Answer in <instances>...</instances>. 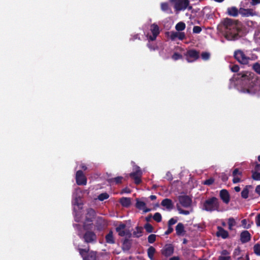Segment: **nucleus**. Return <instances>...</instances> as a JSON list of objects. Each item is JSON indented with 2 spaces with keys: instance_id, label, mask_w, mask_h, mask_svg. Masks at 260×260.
Instances as JSON below:
<instances>
[{
  "instance_id": "bf43d9fd",
  "label": "nucleus",
  "mask_w": 260,
  "mask_h": 260,
  "mask_svg": "<svg viewBox=\"0 0 260 260\" xmlns=\"http://www.w3.org/2000/svg\"><path fill=\"white\" fill-rule=\"evenodd\" d=\"M255 223L257 226H260V213L258 214L255 217Z\"/></svg>"
},
{
  "instance_id": "e2e57ef3",
  "label": "nucleus",
  "mask_w": 260,
  "mask_h": 260,
  "mask_svg": "<svg viewBox=\"0 0 260 260\" xmlns=\"http://www.w3.org/2000/svg\"><path fill=\"white\" fill-rule=\"evenodd\" d=\"M131 192L130 189L126 187V188H123L122 191H121V193H130Z\"/></svg>"
},
{
  "instance_id": "338daca9",
  "label": "nucleus",
  "mask_w": 260,
  "mask_h": 260,
  "mask_svg": "<svg viewBox=\"0 0 260 260\" xmlns=\"http://www.w3.org/2000/svg\"><path fill=\"white\" fill-rule=\"evenodd\" d=\"M255 192L260 196V185L256 187Z\"/></svg>"
},
{
  "instance_id": "6e6552de",
  "label": "nucleus",
  "mask_w": 260,
  "mask_h": 260,
  "mask_svg": "<svg viewBox=\"0 0 260 260\" xmlns=\"http://www.w3.org/2000/svg\"><path fill=\"white\" fill-rule=\"evenodd\" d=\"M178 201L182 206L184 208L190 207L192 204L191 198L187 195L179 196Z\"/></svg>"
},
{
  "instance_id": "a19ab883",
  "label": "nucleus",
  "mask_w": 260,
  "mask_h": 260,
  "mask_svg": "<svg viewBox=\"0 0 260 260\" xmlns=\"http://www.w3.org/2000/svg\"><path fill=\"white\" fill-rule=\"evenodd\" d=\"M153 218L156 222H159L161 221L162 217L159 213L156 212L153 216Z\"/></svg>"
},
{
  "instance_id": "774afa93",
  "label": "nucleus",
  "mask_w": 260,
  "mask_h": 260,
  "mask_svg": "<svg viewBox=\"0 0 260 260\" xmlns=\"http://www.w3.org/2000/svg\"><path fill=\"white\" fill-rule=\"evenodd\" d=\"M254 170V171H258L260 170V164H257L255 166Z\"/></svg>"
},
{
  "instance_id": "c85d7f7f",
  "label": "nucleus",
  "mask_w": 260,
  "mask_h": 260,
  "mask_svg": "<svg viewBox=\"0 0 260 260\" xmlns=\"http://www.w3.org/2000/svg\"><path fill=\"white\" fill-rule=\"evenodd\" d=\"M241 250L240 248L238 247L234 250L233 255V257L237 260L241 259L242 258V255H241Z\"/></svg>"
},
{
  "instance_id": "49530a36",
  "label": "nucleus",
  "mask_w": 260,
  "mask_h": 260,
  "mask_svg": "<svg viewBox=\"0 0 260 260\" xmlns=\"http://www.w3.org/2000/svg\"><path fill=\"white\" fill-rule=\"evenodd\" d=\"M210 53L207 52H203L201 54V57L203 60H207L210 58Z\"/></svg>"
},
{
  "instance_id": "a18cd8bd",
  "label": "nucleus",
  "mask_w": 260,
  "mask_h": 260,
  "mask_svg": "<svg viewBox=\"0 0 260 260\" xmlns=\"http://www.w3.org/2000/svg\"><path fill=\"white\" fill-rule=\"evenodd\" d=\"M230 68L232 72L237 73L239 71L240 68L238 64L230 66Z\"/></svg>"
},
{
  "instance_id": "37998d69",
  "label": "nucleus",
  "mask_w": 260,
  "mask_h": 260,
  "mask_svg": "<svg viewBox=\"0 0 260 260\" xmlns=\"http://www.w3.org/2000/svg\"><path fill=\"white\" fill-rule=\"evenodd\" d=\"M156 235L155 234H151L148 237V242L152 244L156 241Z\"/></svg>"
},
{
  "instance_id": "8fccbe9b",
  "label": "nucleus",
  "mask_w": 260,
  "mask_h": 260,
  "mask_svg": "<svg viewBox=\"0 0 260 260\" xmlns=\"http://www.w3.org/2000/svg\"><path fill=\"white\" fill-rule=\"evenodd\" d=\"M193 32L194 34H199L202 31V28L199 26H194L193 27Z\"/></svg>"
},
{
  "instance_id": "4468645a",
  "label": "nucleus",
  "mask_w": 260,
  "mask_h": 260,
  "mask_svg": "<svg viewBox=\"0 0 260 260\" xmlns=\"http://www.w3.org/2000/svg\"><path fill=\"white\" fill-rule=\"evenodd\" d=\"M174 248L172 244H166L161 249V254L166 257L171 256L174 252Z\"/></svg>"
},
{
  "instance_id": "7c9ffc66",
  "label": "nucleus",
  "mask_w": 260,
  "mask_h": 260,
  "mask_svg": "<svg viewBox=\"0 0 260 260\" xmlns=\"http://www.w3.org/2000/svg\"><path fill=\"white\" fill-rule=\"evenodd\" d=\"M143 228L141 226H137L136 230L133 232V235L134 237L139 238L142 235Z\"/></svg>"
},
{
  "instance_id": "4be33fe9",
  "label": "nucleus",
  "mask_w": 260,
  "mask_h": 260,
  "mask_svg": "<svg viewBox=\"0 0 260 260\" xmlns=\"http://www.w3.org/2000/svg\"><path fill=\"white\" fill-rule=\"evenodd\" d=\"M161 206L165 207L168 210H172L173 207V203L172 201L170 199H164L161 203Z\"/></svg>"
},
{
  "instance_id": "f03ea898",
  "label": "nucleus",
  "mask_w": 260,
  "mask_h": 260,
  "mask_svg": "<svg viewBox=\"0 0 260 260\" xmlns=\"http://www.w3.org/2000/svg\"><path fill=\"white\" fill-rule=\"evenodd\" d=\"M236 81H239L244 86L240 89V92L244 93L251 94L252 88L254 87L253 74L250 72L243 71L234 75L233 77Z\"/></svg>"
},
{
  "instance_id": "f8f14e48",
  "label": "nucleus",
  "mask_w": 260,
  "mask_h": 260,
  "mask_svg": "<svg viewBox=\"0 0 260 260\" xmlns=\"http://www.w3.org/2000/svg\"><path fill=\"white\" fill-rule=\"evenodd\" d=\"M150 30L152 35L149 37V40L154 41L159 34V28L156 24L153 23L151 25Z\"/></svg>"
},
{
  "instance_id": "aec40b11",
  "label": "nucleus",
  "mask_w": 260,
  "mask_h": 260,
  "mask_svg": "<svg viewBox=\"0 0 260 260\" xmlns=\"http://www.w3.org/2000/svg\"><path fill=\"white\" fill-rule=\"evenodd\" d=\"M136 207L139 210H143L144 213H147L151 211L149 208H146V204L144 202L140 201L138 199L136 200Z\"/></svg>"
},
{
  "instance_id": "2f4dec72",
  "label": "nucleus",
  "mask_w": 260,
  "mask_h": 260,
  "mask_svg": "<svg viewBox=\"0 0 260 260\" xmlns=\"http://www.w3.org/2000/svg\"><path fill=\"white\" fill-rule=\"evenodd\" d=\"M131 247V242L127 239H125L122 243V249L124 250H129Z\"/></svg>"
},
{
  "instance_id": "69168bd1",
  "label": "nucleus",
  "mask_w": 260,
  "mask_h": 260,
  "mask_svg": "<svg viewBox=\"0 0 260 260\" xmlns=\"http://www.w3.org/2000/svg\"><path fill=\"white\" fill-rule=\"evenodd\" d=\"M221 254L222 255H229L230 254V253L227 250L224 249L221 251Z\"/></svg>"
},
{
  "instance_id": "0e129e2a",
  "label": "nucleus",
  "mask_w": 260,
  "mask_h": 260,
  "mask_svg": "<svg viewBox=\"0 0 260 260\" xmlns=\"http://www.w3.org/2000/svg\"><path fill=\"white\" fill-rule=\"evenodd\" d=\"M251 5L253 6L260 4V0H251Z\"/></svg>"
},
{
  "instance_id": "412c9836",
  "label": "nucleus",
  "mask_w": 260,
  "mask_h": 260,
  "mask_svg": "<svg viewBox=\"0 0 260 260\" xmlns=\"http://www.w3.org/2000/svg\"><path fill=\"white\" fill-rule=\"evenodd\" d=\"M175 230L177 235L179 236H184L186 233L184 225L181 222L178 223L176 226Z\"/></svg>"
},
{
  "instance_id": "9b49d317",
  "label": "nucleus",
  "mask_w": 260,
  "mask_h": 260,
  "mask_svg": "<svg viewBox=\"0 0 260 260\" xmlns=\"http://www.w3.org/2000/svg\"><path fill=\"white\" fill-rule=\"evenodd\" d=\"M239 14L243 17H249L256 16L257 13L252 9H244L240 8L239 9Z\"/></svg>"
},
{
  "instance_id": "39448f33",
  "label": "nucleus",
  "mask_w": 260,
  "mask_h": 260,
  "mask_svg": "<svg viewBox=\"0 0 260 260\" xmlns=\"http://www.w3.org/2000/svg\"><path fill=\"white\" fill-rule=\"evenodd\" d=\"M170 2L174 5V8L177 12L184 11L186 9L190 10L192 8V6H189V0H170Z\"/></svg>"
},
{
  "instance_id": "603ef678",
  "label": "nucleus",
  "mask_w": 260,
  "mask_h": 260,
  "mask_svg": "<svg viewBox=\"0 0 260 260\" xmlns=\"http://www.w3.org/2000/svg\"><path fill=\"white\" fill-rule=\"evenodd\" d=\"M220 178L223 182H226L228 181L229 177L225 173H223L220 176Z\"/></svg>"
},
{
  "instance_id": "72a5a7b5",
  "label": "nucleus",
  "mask_w": 260,
  "mask_h": 260,
  "mask_svg": "<svg viewBox=\"0 0 260 260\" xmlns=\"http://www.w3.org/2000/svg\"><path fill=\"white\" fill-rule=\"evenodd\" d=\"M185 26L186 25L185 23L181 21L177 23V24L175 26V29L177 31H180L183 30L185 28Z\"/></svg>"
},
{
  "instance_id": "0eeeda50",
  "label": "nucleus",
  "mask_w": 260,
  "mask_h": 260,
  "mask_svg": "<svg viewBox=\"0 0 260 260\" xmlns=\"http://www.w3.org/2000/svg\"><path fill=\"white\" fill-rule=\"evenodd\" d=\"M186 59L189 62L197 60L200 57L199 52L194 49H189L185 54Z\"/></svg>"
},
{
  "instance_id": "de8ad7c7",
  "label": "nucleus",
  "mask_w": 260,
  "mask_h": 260,
  "mask_svg": "<svg viewBox=\"0 0 260 260\" xmlns=\"http://www.w3.org/2000/svg\"><path fill=\"white\" fill-rule=\"evenodd\" d=\"M214 182V179L213 178H210L208 179L205 180L203 182V184L206 185H210L212 184Z\"/></svg>"
},
{
  "instance_id": "1a4fd4ad",
  "label": "nucleus",
  "mask_w": 260,
  "mask_h": 260,
  "mask_svg": "<svg viewBox=\"0 0 260 260\" xmlns=\"http://www.w3.org/2000/svg\"><path fill=\"white\" fill-rule=\"evenodd\" d=\"M76 181L78 185H85L87 183V179L81 170H78L76 173Z\"/></svg>"
},
{
  "instance_id": "58836bf2",
  "label": "nucleus",
  "mask_w": 260,
  "mask_h": 260,
  "mask_svg": "<svg viewBox=\"0 0 260 260\" xmlns=\"http://www.w3.org/2000/svg\"><path fill=\"white\" fill-rule=\"evenodd\" d=\"M144 228L146 232L148 233L153 232V227L151 224L149 223H147L145 224Z\"/></svg>"
},
{
  "instance_id": "052dcab7",
  "label": "nucleus",
  "mask_w": 260,
  "mask_h": 260,
  "mask_svg": "<svg viewBox=\"0 0 260 260\" xmlns=\"http://www.w3.org/2000/svg\"><path fill=\"white\" fill-rule=\"evenodd\" d=\"M241 223H242V224L244 226V228L249 229L250 228V225H248V226H246L247 220H246V219H244L242 220Z\"/></svg>"
},
{
  "instance_id": "9d476101",
  "label": "nucleus",
  "mask_w": 260,
  "mask_h": 260,
  "mask_svg": "<svg viewBox=\"0 0 260 260\" xmlns=\"http://www.w3.org/2000/svg\"><path fill=\"white\" fill-rule=\"evenodd\" d=\"M142 173L139 167L136 171L132 172L129 174V176L134 179L135 183L136 184H139L141 182V177Z\"/></svg>"
},
{
  "instance_id": "473e14b6",
  "label": "nucleus",
  "mask_w": 260,
  "mask_h": 260,
  "mask_svg": "<svg viewBox=\"0 0 260 260\" xmlns=\"http://www.w3.org/2000/svg\"><path fill=\"white\" fill-rule=\"evenodd\" d=\"M251 185H246L241 192V197L243 199H247L248 197L249 190L248 188L251 187Z\"/></svg>"
},
{
  "instance_id": "f3484780",
  "label": "nucleus",
  "mask_w": 260,
  "mask_h": 260,
  "mask_svg": "<svg viewBox=\"0 0 260 260\" xmlns=\"http://www.w3.org/2000/svg\"><path fill=\"white\" fill-rule=\"evenodd\" d=\"M105 226V221L102 217H98L95 221V227L96 230L101 231L103 230Z\"/></svg>"
},
{
  "instance_id": "dca6fc26",
  "label": "nucleus",
  "mask_w": 260,
  "mask_h": 260,
  "mask_svg": "<svg viewBox=\"0 0 260 260\" xmlns=\"http://www.w3.org/2000/svg\"><path fill=\"white\" fill-rule=\"evenodd\" d=\"M216 235L218 237H221L222 239H225L229 237V234L227 231L225 230L222 227L218 226Z\"/></svg>"
},
{
  "instance_id": "680f3d73",
  "label": "nucleus",
  "mask_w": 260,
  "mask_h": 260,
  "mask_svg": "<svg viewBox=\"0 0 260 260\" xmlns=\"http://www.w3.org/2000/svg\"><path fill=\"white\" fill-rule=\"evenodd\" d=\"M231 259V256H220L218 257V260H230Z\"/></svg>"
},
{
  "instance_id": "09e8293b",
  "label": "nucleus",
  "mask_w": 260,
  "mask_h": 260,
  "mask_svg": "<svg viewBox=\"0 0 260 260\" xmlns=\"http://www.w3.org/2000/svg\"><path fill=\"white\" fill-rule=\"evenodd\" d=\"M236 222L235 219L233 217H230L228 219V225L230 226H234L236 225Z\"/></svg>"
},
{
  "instance_id": "6ab92c4d",
  "label": "nucleus",
  "mask_w": 260,
  "mask_h": 260,
  "mask_svg": "<svg viewBox=\"0 0 260 260\" xmlns=\"http://www.w3.org/2000/svg\"><path fill=\"white\" fill-rule=\"evenodd\" d=\"M126 228V225L124 223H120L117 227L116 228V231L118 233V235L123 237L128 234L131 235L129 232H126L124 230Z\"/></svg>"
},
{
  "instance_id": "4d7b16f0",
  "label": "nucleus",
  "mask_w": 260,
  "mask_h": 260,
  "mask_svg": "<svg viewBox=\"0 0 260 260\" xmlns=\"http://www.w3.org/2000/svg\"><path fill=\"white\" fill-rule=\"evenodd\" d=\"M233 183H237L240 182H241V178L238 177L237 176H233Z\"/></svg>"
},
{
  "instance_id": "cd10ccee",
  "label": "nucleus",
  "mask_w": 260,
  "mask_h": 260,
  "mask_svg": "<svg viewBox=\"0 0 260 260\" xmlns=\"http://www.w3.org/2000/svg\"><path fill=\"white\" fill-rule=\"evenodd\" d=\"M97 252L93 251H90L85 257H84L83 260H96Z\"/></svg>"
},
{
  "instance_id": "3c124183",
  "label": "nucleus",
  "mask_w": 260,
  "mask_h": 260,
  "mask_svg": "<svg viewBox=\"0 0 260 260\" xmlns=\"http://www.w3.org/2000/svg\"><path fill=\"white\" fill-rule=\"evenodd\" d=\"M242 172L240 171L239 169L236 168L233 171L232 175L233 176H242Z\"/></svg>"
},
{
  "instance_id": "6e6d98bb",
  "label": "nucleus",
  "mask_w": 260,
  "mask_h": 260,
  "mask_svg": "<svg viewBox=\"0 0 260 260\" xmlns=\"http://www.w3.org/2000/svg\"><path fill=\"white\" fill-rule=\"evenodd\" d=\"M178 32H172L170 38L172 40H174L175 39L178 38Z\"/></svg>"
},
{
  "instance_id": "7ed1b4c3",
  "label": "nucleus",
  "mask_w": 260,
  "mask_h": 260,
  "mask_svg": "<svg viewBox=\"0 0 260 260\" xmlns=\"http://www.w3.org/2000/svg\"><path fill=\"white\" fill-rule=\"evenodd\" d=\"M92 226V223H83V228L85 232L83 235L80 233L78 234L79 237L83 239L85 243L87 244L95 243L97 241V236L95 233L91 231Z\"/></svg>"
},
{
  "instance_id": "5fc2aeb1",
  "label": "nucleus",
  "mask_w": 260,
  "mask_h": 260,
  "mask_svg": "<svg viewBox=\"0 0 260 260\" xmlns=\"http://www.w3.org/2000/svg\"><path fill=\"white\" fill-rule=\"evenodd\" d=\"M180 40H183L185 38V35L183 32H178V38Z\"/></svg>"
},
{
  "instance_id": "5701e85b",
  "label": "nucleus",
  "mask_w": 260,
  "mask_h": 260,
  "mask_svg": "<svg viewBox=\"0 0 260 260\" xmlns=\"http://www.w3.org/2000/svg\"><path fill=\"white\" fill-rule=\"evenodd\" d=\"M160 9L162 11L168 14H171L173 13L171 8L168 3L164 2L160 4Z\"/></svg>"
},
{
  "instance_id": "ddd939ff",
  "label": "nucleus",
  "mask_w": 260,
  "mask_h": 260,
  "mask_svg": "<svg viewBox=\"0 0 260 260\" xmlns=\"http://www.w3.org/2000/svg\"><path fill=\"white\" fill-rule=\"evenodd\" d=\"M96 215L95 211L92 208H88L86 210L85 219L84 223L92 222Z\"/></svg>"
},
{
  "instance_id": "393cba45",
  "label": "nucleus",
  "mask_w": 260,
  "mask_h": 260,
  "mask_svg": "<svg viewBox=\"0 0 260 260\" xmlns=\"http://www.w3.org/2000/svg\"><path fill=\"white\" fill-rule=\"evenodd\" d=\"M106 243L110 244H113L115 243V239L113 236V232L110 230L108 234L105 236Z\"/></svg>"
},
{
  "instance_id": "a878e982",
  "label": "nucleus",
  "mask_w": 260,
  "mask_h": 260,
  "mask_svg": "<svg viewBox=\"0 0 260 260\" xmlns=\"http://www.w3.org/2000/svg\"><path fill=\"white\" fill-rule=\"evenodd\" d=\"M119 202L123 207H128L131 204V198L122 197L120 199Z\"/></svg>"
},
{
  "instance_id": "f704fd0d",
  "label": "nucleus",
  "mask_w": 260,
  "mask_h": 260,
  "mask_svg": "<svg viewBox=\"0 0 260 260\" xmlns=\"http://www.w3.org/2000/svg\"><path fill=\"white\" fill-rule=\"evenodd\" d=\"M89 247L88 246L87 248H79L78 250L80 254L82 257L83 259H84V257H85L86 255H85L86 254L88 253L89 252Z\"/></svg>"
},
{
  "instance_id": "a211bd4d",
  "label": "nucleus",
  "mask_w": 260,
  "mask_h": 260,
  "mask_svg": "<svg viewBox=\"0 0 260 260\" xmlns=\"http://www.w3.org/2000/svg\"><path fill=\"white\" fill-rule=\"evenodd\" d=\"M251 240V235L248 231H244L241 233L240 241L242 243H245Z\"/></svg>"
},
{
  "instance_id": "423d86ee",
  "label": "nucleus",
  "mask_w": 260,
  "mask_h": 260,
  "mask_svg": "<svg viewBox=\"0 0 260 260\" xmlns=\"http://www.w3.org/2000/svg\"><path fill=\"white\" fill-rule=\"evenodd\" d=\"M234 57L239 63L243 65L248 64L251 60V58L241 49H237L234 51Z\"/></svg>"
},
{
  "instance_id": "bb28decb",
  "label": "nucleus",
  "mask_w": 260,
  "mask_h": 260,
  "mask_svg": "<svg viewBox=\"0 0 260 260\" xmlns=\"http://www.w3.org/2000/svg\"><path fill=\"white\" fill-rule=\"evenodd\" d=\"M123 177L121 176H118L115 178H111L107 179V181L110 184L115 183V184H118L122 182Z\"/></svg>"
},
{
  "instance_id": "79ce46f5",
  "label": "nucleus",
  "mask_w": 260,
  "mask_h": 260,
  "mask_svg": "<svg viewBox=\"0 0 260 260\" xmlns=\"http://www.w3.org/2000/svg\"><path fill=\"white\" fill-rule=\"evenodd\" d=\"M177 209L180 214L184 215H188L190 213V212L189 211L182 209L178 204L177 205Z\"/></svg>"
},
{
  "instance_id": "f257e3e1",
  "label": "nucleus",
  "mask_w": 260,
  "mask_h": 260,
  "mask_svg": "<svg viewBox=\"0 0 260 260\" xmlns=\"http://www.w3.org/2000/svg\"><path fill=\"white\" fill-rule=\"evenodd\" d=\"M221 26L226 39L232 41L239 38L240 22L238 20L226 18L222 21Z\"/></svg>"
},
{
  "instance_id": "20e7f679",
  "label": "nucleus",
  "mask_w": 260,
  "mask_h": 260,
  "mask_svg": "<svg viewBox=\"0 0 260 260\" xmlns=\"http://www.w3.org/2000/svg\"><path fill=\"white\" fill-rule=\"evenodd\" d=\"M203 209L208 212L219 211V202L218 199L214 197L206 200L203 206Z\"/></svg>"
},
{
  "instance_id": "4c0bfd02",
  "label": "nucleus",
  "mask_w": 260,
  "mask_h": 260,
  "mask_svg": "<svg viewBox=\"0 0 260 260\" xmlns=\"http://www.w3.org/2000/svg\"><path fill=\"white\" fill-rule=\"evenodd\" d=\"M254 253L258 256H260V244L256 243L253 246Z\"/></svg>"
},
{
  "instance_id": "13d9d810",
  "label": "nucleus",
  "mask_w": 260,
  "mask_h": 260,
  "mask_svg": "<svg viewBox=\"0 0 260 260\" xmlns=\"http://www.w3.org/2000/svg\"><path fill=\"white\" fill-rule=\"evenodd\" d=\"M173 231V228L172 226L168 225V230L165 232V235H169L172 233Z\"/></svg>"
},
{
  "instance_id": "c03bdc74",
  "label": "nucleus",
  "mask_w": 260,
  "mask_h": 260,
  "mask_svg": "<svg viewBox=\"0 0 260 260\" xmlns=\"http://www.w3.org/2000/svg\"><path fill=\"white\" fill-rule=\"evenodd\" d=\"M182 58V55L181 54L177 53V52H175L172 56V58L174 60L180 59Z\"/></svg>"
},
{
  "instance_id": "b1692460",
  "label": "nucleus",
  "mask_w": 260,
  "mask_h": 260,
  "mask_svg": "<svg viewBox=\"0 0 260 260\" xmlns=\"http://www.w3.org/2000/svg\"><path fill=\"white\" fill-rule=\"evenodd\" d=\"M226 13L229 16L236 17L238 16L239 14V10L234 6L229 7L227 9Z\"/></svg>"
},
{
  "instance_id": "c9c22d12",
  "label": "nucleus",
  "mask_w": 260,
  "mask_h": 260,
  "mask_svg": "<svg viewBox=\"0 0 260 260\" xmlns=\"http://www.w3.org/2000/svg\"><path fill=\"white\" fill-rule=\"evenodd\" d=\"M252 69L255 73L260 75V63L256 62L253 63Z\"/></svg>"
},
{
  "instance_id": "c756f323",
  "label": "nucleus",
  "mask_w": 260,
  "mask_h": 260,
  "mask_svg": "<svg viewBox=\"0 0 260 260\" xmlns=\"http://www.w3.org/2000/svg\"><path fill=\"white\" fill-rule=\"evenodd\" d=\"M156 252L155 249L152 246H150L147 249V255L151 260H154V255Z\"/></svg>"
},
{
  "instance_id": "e433bc0d",
  "label": "nucleus",
  "mask_w": 260,
  "mask_h": 260,
  "mask_svg": "<svg viewBox=\"0 0 260 260\" xmlns=\"http://www.w3.org/2000/svg\"><path fill=\"white\" fill-rule=\"evenodd\" d=\"M109 197V195L107 193L104 192L100 194L98 196V199L101 201H103L104 200L108 199Z\"/></svg>"
},
{
  "instance_id": "ea45409f",
  "label": "nucleus",
  "mask_w": 260,
  "mask_h": 260,
  "mask_svg": "<svg viewBox=\"0 0 260 260\" xmlns=\"http://www.w3.org/2000/svg\"><path fill=\"white\" fill-rule=\"evenodd\" d=\"M252 178L254 180H260V173L257 171H252Z\"/></svg>"
},
{
  "instance_id": "864d4df0",
  "label": "nucleus",
  "mask_w": 260,
  "mask_h": 260,
  "mask_svg": "<svg viewBox=\"0 0 260 260\" xmlns=\"http://www.w3.org/2000/svg\"><path fill=\"white\" fill-rule=\"evenodd\" d=\"M177 222V219L174 218H171L168 223V225L172 226L173 224H175Z\"/></svg>"
},
{
  "instance_id": "2eb2a0df",
  "label": "nucleus",
  "mask_w": 260,
  "mask_h": 260,
  "mask_svg": "<svg viewBox=\"0 0 260 260\" xmlns=\"http://www.w3.org/2000/svg\"><path fill=\"white\" fill-rule=\"evenodd\" d=\"M219 196L221 200L225 204H228L230 201V196L229 192L226 189H223L220 191Z\"/></svg>"
}]
</instances>
